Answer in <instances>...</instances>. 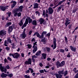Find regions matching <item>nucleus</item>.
Listing matches in <instances>:
<instances>
[{"mask_svg":"<svg viewBox=\"0 0 78 78\" xmlns=\"http://www.w3.org/2000/svg\"><path fill=\"white\" fill-rule=\"evenodd\" d=\"M19 11H17V10H13V14L14 16L16 17L18 15V17H20L21 16V12H20L18 13V12H19Z\"/></svg>","mask_w":78,"mask_h":78,"instance_id":"f257e3e1","label":"nucleus"},{"mask_svg":"<svg viewBox=\"0 0 78 78\" xmlns=\"http://www.w3.org/2000/svg\"><path fill=\"white\" fill-rule=\"evenodd\" d=\"M37 42L36 41L33 43L34 45L33 46L34 49L33 51V53H34L37 50Z\"/></svg>","mask_w":78,"mask_h":78,"instance_id":"f03ea898","label":"nucleus"},{"mask_svg":"<svg viewBox=\"0 0 78 78\" xmlns=\"http://www.w3.org/2000/svg\"><path fill=\"white\" fill-rule=\"evenodd\" d=\"M53 44H52L51 45V47L53 48V50H55L56 48V39L55 38H54L53 39Z\"/></svg>","mask_w":78,"mask_h":78,"instance_id":"7ed1b4c3","label":"nucleus"},{"mask_svg":"<svg viewBox=\"0 0 78 78\" xmlns=\"http://www.w3.org/2000/svg\"><path fill=\"white\" fill-rule=\"evenodd\" d=\"M16 28V27L14 26H11L9 27L8 31L9 34H10L13 30V29L15 30Z\"/></svg>","mask_w":78,"mask_h":78,"instance_id":"20e7f679","label":"nucleus"},{"mask_svg":"<svg viewBox=\"0 0 78 78\" xmlns=\"http://www.w3.org/2000/svg\"><path fill=\"white\" fill-rule=\"evenodd\" d=\"M0 69L1 70L2 72H5V73H6V72L7 71V69L6 68H4V67H2V64H0Z\"/></svg>","mask_w":78,"mask_h":78,"instance_id":"39448f33","label":"nucleus"},{"mask_svg":"<svg viewBox=\"0 0 78 78\" xmlns=\"http://www.w3.org/2000/svg\"><path fill=\"white\" fill-rule=\"evenodd\" d=\"M25 31H26V29L24 28L23 33L20 35L21 37L23 39H25L27 37V34H25Z\"/></svg>","mask_w":78,"mask_h":78,"instance_id":"423d86ee","label":"nucleus"},{"mask_svg":"<svg viewBox=\"0 0 78 78\" xmlns=\"http://www.w3.org/2000/svg\"><path fill=\"white\" fill-rule=\"evenodd\" d=\"M23 6L22 5H21L18 8L14 10H15L17 11H20V12H22L23 11Z\"/></svg>","mask_w":78,"mask_h":78,"instance_id":"0eeeda50","label":"nucleus"},{"mask_svg":"<svg viewBox=\"0 0 78 78\" xmlns=\"http://www.w3.org/2000/svg\"><path fill=\"white\" fill-rule=\"evenodd\" d=\"M32 61L31 59L29 58L28 59V61H26V62H24L25 64L26 65H31V62Z\"/></svg>","mask_w":78,"mask_h":78,"instance_id":"6e6552de","label":"nucleus"},{"mask_svg":"<svg viewBox=\"0 0 78 78\" xmlns=\"http://www.w3.org/2000/svg\"><path fill=\"white\" fill-rule=\"evenodd\" d=\"M48 12L49 14H53V12L54 11V10L51 7H49L48 9Z\"/></svg>","mask_w":78,"mask_h":78,"instance_id":"1a4fd4ad","label":"nucleus"},{"mask_svg":"<svg viewBox=\"0 0 78 78\" xmlns=\"http://www.w3.org/2000/svg\"><path fill=\"white\" fill-rule=\"evenodd\" d=\"M11 3H13V4L12 5V8H14L15 6L16 5V4H17V2L16 1L12 0L10 2Z\"/></svg>","mask_w":78,"mask_h":78,"instance_id":"9d476101","label":"nucleus"},{"mask_svg":"<svg viewBox=\"0 0 78 78\" xmlns=\"http://www.w3.org/2000/svg\"><path fill=\"white\" fill-rule=\"evenodd\" d=\"M37 37L40 38V39H43V34H41V35H40V34L38 33V32H37Z\"/></svg>","mask_w":78,"mask_h":78,"instance_id":"9b49d317","label":"nucleus"},{"mask_svg":"<svg viewBox=\"0 0 78 78\" xmlns=\"http://www.w3.org/2000/svg\"><path fill=\"white\" fill-rule=\"evenodd\" d=\"M6 34V31H5L3 32V30H2L0 31V35H1L2 36H4Z\"/></svg>","mask_w":78,"mask_h":78,"instance_id":"f8f14e48","label":"nucleus"},{"mask_svg":"<svg viewBox=\"0 0 78 78\" xmlns=\"http://www.w3.org/2000/svg\"><path fill=\"white\" fill-rule=\"evenodd\" d=\"M9 6H2L1 8V9L3 11H5L6 10V9H8V7Z\"/></svg>","mask_w":78,"mask_h":78,"instance_id":"ddd939ff","label":"nucleus"},{"mask_svg":"<svg viewBox=\"0 0 78 78\" xmlns=\"http://www.w3.org/2000/svg\"><path fill=\"white\" fill-rule=\"evenodd\" d=\"M70 48L71 50L73 51H74V52L76 51V48L72 46H70Z\"/></svg>","mask_w":78,"mask_h":78,"instance_id":"4468645a","label":"nucleus"},{"mask_svg":"<svg viewBox=\"0 0 78 78\" xmlns=\"http://www.w3.org/2000/svg\"><path fill=\"white\" fill-rule=\"evenodd\" d=\"M8 76V74H5V73H2L1 74V76L2 78H6V76Z\"/></svg>","mask_w":78,"mask_h":78,"instance_id":"2eb2a0df","label":"nucleus"},{"mask_svg":"<svg viewBox=\"0 0 78 78\" xmlns=\"http://www.w3.org/2000/svg\"><path fill=\"white\" fill-rule=\"evenodd\" d=\"M55 75L57 78H62V75L56 73Z\"/></svg>","mask_w":78,"mask_h":78,"instance_id":"dca6fc26","label":"nucleus"},{"mask_svg":"<svg viewBox=\"0 0 78 78\" xmlns=\"http://www.w3.org/2000/svg\"><path fill=\"white\" fill-rule=\"evenodd\" d=\"M41 41L42 42H43L44 44H45L47 43V40L45 39V38L44 37L43 39H42L41 40Z\"/></svg>","mask_w":78,"mask_h":78,"instance_id":"f3484780","label":"nucleus"},{"mask_svg":"<svg viewBox=\"0 0 78 78\" xmlns=\"http://www.w3.org/2000/svg\"><path fill=\"white\" fill-rule=\"evenodd\" d=\"M44 21H45V20L42 18H41L39 20V22L40 24L42 25V24L44 22Z\"/></svg>","mask_w":78,"mask_h":78,"instance_id":"a211bd4d","label":"nucleus"},{"mask_svg":"<svg viewBox=\"0 0 78 78\" xmlns=\"http://www.w3.org/2000/svg\"><path fill=\"white\" fill-rule=\"evenodd\" d=\"M34 9H36V8H39V7H38V6H39V4L37 3H35L34 5Z\"/></svg>","mask_w":78,"mask_h":78,"instance_id":"6ab92c4d","label":"nucleus"},{"mask_svg":"<svg viewBox=\"0 0 78 78\" xmlns=\"http://www.w3.org/2000/svg\"><path fill=\"white\" fill-rule=\"evenodd\" d=\"M64 64H65V61H63L60 63L59 67H62V66H63Z\"/></svg>","mask_w":78,"mask_h":78,"instance_id":"aec40b11","label":"nucleus"},{"mask_svg":"<svg viewBox=\"0 0 78 78\" xmlns=\"http://www.w3.org/2000/svg\"><path fill=\"white\" fill-rule=\"evenodd\" d=\"M70 20L68 19L67 18H66V22L65 23L66 27H67V24L68 23H69V22H70Z\"/></svg>","mask_w":78,"mask_h":78,"instance_id":"412c9836","label":"nucleus"},{"mask_svg":"<svg viewBox=\"0 0 78 78\" xmlns=\"http://www.w3.org/2000/svg\"><path fill=\"white\" fill-rule=\"evenodd\" d=\"M34 58H37V56H36L35 55L32 56V60L34 63L35 62V59H34Z\"/></svg>","mask_w":78,"mask_h":78,"instance_id":"4be33fe9","label":"nucleus"},{"mask_svg":"<svg viewBox=\"0 0 78 78\" xmlns=\"http://www.w3.org/2000/svg\"><path fill=\"white\" fill-rule=\"evenodd\" d=\"M12 24V23L11 22H9L6 23V25L5 26V28H6L9 26H10Z\"/></svg>","mask_w":78,"mask_h":78,"instance_id":"5701e85b","label":"nucleus"},{"mask_svg":"<svg viewBox=\"0 0 78 78\" xmlns=\"http://www.w3.org/2000/svg\"><path fill=\"white\" fill-rule=\"evenodd\" d=\"M20 56V54H16L14 55V58H15L16 59H17Z\"/></svg>","mask_w":78,"mask_h":78,"instance_id":"b1692460","label":"nucleus"},{"mask_svg":"<svg viewBox=\"0 0 78 78\" xmlns=\"http://www.w3.org/2000/svg\"><path fill=\"white\" fill-rule=\"evenodd\" d=\"M9 43L8 42V41L7 40H5L4 42V45L5 46H6V47H7L8 46V44Z\"/></svg>","mask_w":78,"mask_h":78,"instance_id":"393cba45","label":"nucleus"},{"mask_svg":"<svg viewBox=\"0 0 78 78\" xmlns=\"http://www.w3.org/2000/svg\"><path fill=\"white\" fill-rule=\"evenodd\" d=\"M64 70H63L62 71H58V74L60 75H64Z\"/></svg>","mask_w":78,"mask_h":78,"instance_id":"a878e982","label":"nucleus"},{"mask_svg":"<svg viewBox=\"0 0 78 78\" xmlns=\"http://www.w3.org/2000/svg\"><path fill=\"white\" fill-rule=\"evenodd\" d=\"M27 18L28 19V20H29V23H31V22H32V21H33V20L31 19L29 16H27Z\"/></svg>","mask_w":78,"mask_h":78,"instance_id":"bb28decb","label":"nucleus"},{"mask_svg":"<svg viewBox=\"0 0 78 78\" xmlns=\"http://www.w3.org/2000/svg\"><path fill=\"white\" fill-rule=\"evenodd\" d=\"M7 39V41L8 42L10 43V44H11L12 43V41L11 40V38H10L8 37Z\"/></svg>","mask_w":78,"mask_h":78,"instance_id":"cd10ccee","label":"nucleus"},{"mask_svg":"<svg viewBox=\"0 0 78 78\" xmlns=\"http://www.w3.org/2000/svg\"><path fill=\"white\" fill-rule=\"evenodd\" d=\"M19 25L20 26V27L22 26L23 25V21L22 20H21V21L20 22L18 23Z\"/></svg>","mask_w":78,"mask_h":78,"instance_id":"c85d7f7f","label":"nucleus"},{"mask_svg":"<svg viewBox=\"0 0 78 78\" xmlns=\"http://www.w3.org/2000/svg\"><path fill=\"white\" fill-rule=\"evenodd\" d=\"M64 5H62L60 7L58 8V9L57 10V12H58L59 11H60V10L61 9V8H62L63 7Z\"/></svg>","mask_w":78,"mask_h":78,"instance_id":"c756f323","label":"nucleus"},{"mask_svg":"<svg viewBox=\"0 0 78 78\" xmlns=\"http://www.w3.org/2000/svg\"><path fill=\"white\" fill-rule=\"evenodd\" d=\"M32 23L33 25H36L37 24V21L36 20H34L32 21Z\"/></svg>","mask_w":78,"mask_h":78,"instance_id":"7c9ffc66","label":"nucleus"},{"mask_svg":"<svg viewBox=\"0 0 78 78\" xmlns=\"http://www.w3.org/2000/svg\"><path fill=\"white\" fill-rule=\"evenodd\" d=\"M16 54H18V53L16 52V53H15L14 54H12V53H10L9 54V56H13V58H14V55H16Z\"/></svg>","mask_w":78,"mask_h":78,"instance_id":"2f4dec72","label":"nucleus"},{"mask_svg":"<svg viewBox=\"0 0 78 78\" xmlns=\"http://www.w3.org/2000/svg\"><path fill=\"white\" fill-rule=\"evenodd\" d=\"M41 55L43 57H44V59H45L46 58V54L43 53Z\"/></svg>","mask_w":78,"mask_h":78,"instance_id":"473e14b6","label":"nucleus"},{"mask_svg":"<svg viewBox=\"0 0 78 78\" xmlns=\"http://www.w3.org/2000/svg\"><path fill=\"white\" fill-rule=\"evenodd\" d=\"M65 1H66V0H62V1H60L58 3V5H61V4H62V3H63V2H64Z\"/></svg>","mask_w":78,"mask_h":78,"instance_id":"72a5a7b5","label":"nucleus"},{"mask_svg":"<svg viewBox=\"0 0 78 78\" xmlns=\"http://www.w3.org/2000/svg\"><path fill=\"white\" fill-rule=\"evenodd\" d=\"M59 64H60V62L59 61H57L55 64V65H56L57 66H59Z\"/></svg>","mask_w":78,"mask_h":78,"instance_id":"f704fd0d","label":"nucleus"},{"mask_svg":"<svg viewBox=\"0 0 78 78\" xmlns=\"http://www.w3.org/2000/svg\"><path fill=\"white\" fill-rule=\"evenodd\" d=\"M68 73V72L67 71V70H66L65 71V72H64V76H66V75H67Z\"/></svg>","mask_w":78,"mask_h":78,"instance_id":"c9c22d12","label":"nucleus"},{"mask_svg":"<svg viewBox=\"0 0 78 78\" xmlns=\"http://www.w3.org/2000/svg\"><path fill=\"white\" fill-rule=\"evenodd\" d=\"M60 52L61 53H64V51H65V50L64 49H61L60 50Z\"/></svg>","mask_w":78,"mask_h":78,"instance_id":"e433bc0d","label":"nucleus"},{"mask_svg":"<svg viewBox=\"0 0 78 78\" xmlns=\"http://www.w3.org/2000/svg\"><path fill=\"white\" fill-rule=\"evenodd\" d=\"M72 24H71L69 25L68 27L69 29H71L72 28Z\"/></svg>","mask_w":78,"mask_h":78,"instance_id":"4c0bfd02","label":"nucleus"},{"mask_svg":"<svg viewBox=\"0 0 78 78\" xmlns=\"http://www.w3.org/2000/svg\"><path fill=\"white\" fill-rule=\"evenodd\" d=\"M8 76H9L10 78H12L13 76V74H10L7 75Z\"/></svg>","mask_w":78,"mask_h":78,"instance_id":"58836bf2","label":"nucleus"},{"mask_svg":"<svg viewBox=\"0 0 78 78\" xmlns=\"http://www.w3.org/2000/svg\"><path fill=\"white\" fill-rule=\"evenodd\" d=\"M58 0H55L54 2V5H55V4L56 5V4H58Z\"/></svg>","mask_w":78,"mask_h":78,"instance_id":"ea45409f","label":"nucleus"},{"mask_svg":"<svg viewBox=\"0 0 78 78\" xmlns=\"http://www.w3.org/2000/svg\"><path fill=\"white\" fill-rule=\"evenodd\" d=\"M29 70H30V72H31V73H33V72H34V71H33V69H32L29 68Z\"/></svg>","mask_w":78,"mask_h":78,"instance_id":"a19ab883","label":"nucleus"},{"mask_svg":"<svg viewBox=\"0 0 78 78\" xmlns=\"http://www.w3.org/2000/svg\"><path fill=\"white\" fill-rule=\"evenodd\" d=\"M73 71L74 72V73H76L77 72V71H76V69L75 68L73 69Z\"/></svg>","mask_w":78,"mask_h":78,"instance_id":"79ce46f5","label":"nucleus"},{"mask_svg":"<svg viewBox=\"0 0 78 78\" xmlns=\"http://www.w3.org/2000/svg\"><path fill=\"white\" fill-rule=\"evenodd\" d=\"M65 37V41L66 42V43H67V42H68V41H67V40H68V39H67V37H66L65 36L64 37Z\"/></svg>","mask_w":78,"mask_h":78,"instance_id":"37998d69","label":"nucleus"},{"mask_svg":"<svg viewBox=\"0 0 78 78\" xmlns=\"http://www.w3.org/2000/svg\"><path fill=\"white\" fill-rule=\"evenodd\" d=\"M27 46H28V48H31V44H27Z\"/></svg>","mask_w":78,"mask_h":78,"instance_id":"c03bdc74","label":"nucleus"},{"mask_svg":"<svg viewBox=\"0 0 78 78\" xmlns=\"http://www.w3.org/2000/svg\"><path fill=\"white\" fill-rule=\"evenodd\" d=\"M44 34H47V32L46 31H43V33H42L41 34H43V38H44Z\"/></svg>","mask_w":78,"mask_h":78,"instance_id":"a18cd8bd","label":"nucleus"},{"mask_svg":"<svg viewBox=\"0 0 78 78\" xmlns=\"http://www.w3.org/2000/svg\"><path fill=\"white\" fill-rule=\"evenodd\" d=\"M25 23L27 24H28V18L26 19Z\"/></svg>","mask_w":78,"mask_h":78,"instance_id":"49530a36","label":"nucleus"},{"mask_svg":"<svg viewBox=\"0 0 78 78\" xmlns=\"http://www.w3.org/2000/svg\"><path fill=\"white\" fill-rule=\"evenodd\" d=\"M46 48L48 52H49V51H50V48Z\"/></svg>","mask_w":78,"mask_h":78,"instance_id":"de8ad7c7","label":"nucleus"},{"mask_svg":"<svg viewBox=\"0 0 78 78\" xmlns=\"http://www.w3.org/2000/svg\"><path fill=\"white\" fill-rule=\"evenodd\" d=\"M24 77L25 78H30V76H27V75H25L24 76Z\"/></svg>","mask_w":78,"mask_h":78,"instance_id":"09e8293b","label":"nucleus"},{"mask_svg":"<svg viewBox=\"0 0 78 78\" xmlns=\"http://www.w3.org/2000/svg\"><path fill=\"white\" fill-rule=\"evenodd\" d=\"M7 59H8V60H9L10 61H12V59H11L10 57H8L7 58Z\"/></svg>","mask_w":78,"mask_h":78,"instance_id":"8fccbe9b","label":"nucleus"},{"mask_svg":"<svg viewBox=\"0 0 78 78\" xmlns=\"http://www.w3.org/2000/svg\"><path fill=\"white\" fill-rule=\"evenodd\" d=\"M13 37H12V39H14L15 41H16V37H15V35H12Z\"/></svg>","mask_w":78,"mask_h":78,"instance_id":"3c124183","label":"nucleus"},{"mask_svg":"<svg viewBox=\"0 0 78 78\" xmlns=\"http://www.w3.org/2000/svg\"><path fill=\"white\" fill-rule=\"evenodd\" d=\"M5 49L6 50H7V51H8L9 50H10V48H9L8 47H6L5 48Z\"/></svg>","mask_w":78,"mask_h":78,"instance_id":"603ef678","label":"nucleus"},{"mask_svg":"<svg viewBox=\"0 0 78 78\" xmlns=\"http://www.w3.org/2000/svg\"><path fill=\"white\" fill-rule=\"evenodd\" d=\"M30 70H29V69L28 70L26 71L25 72V73H30Z\"/></svg>","mask_w":78,"mask_h":78,"instance_id":"864d4df0","label":"nucleus"},{"mask_svg":"<svg viewBox=\"0 0 78 78\" xmlns=\"http://www.w3.org/2000/svg\"><path fill=\"white\" fill-rule=\"evenodd\" d=\"M40 72L41 73H44V71L43 70H40Z\"/></svg>","mask_w":78,"mask_h":78,"instance_id":"5fc2aeb1","label":"nucleus"},{"mask_svg":"<svg viewBox=\"0 0 78 78\" xmlns=\"http://www.w3.org/2000/svg\"><path fill=\"white\" fill-rule=\"evenodd\" d=\"M76 11V9H75L73 10V13H75Z\"/></svg>","mask_w":78,"mask_h":78,"instance_id":"6e6d98bb","label":"nucleus"},{"mask_svg":"<svg viewBox=\"0 0 78 78\" xmlns=\"http://www.w3.org/2000/svg\"><path fill=\"white\" fill-rule=\"evenodd\" d=\"M5 68H6L7 69H9L10 67L9 66V65H7L6 66H5Z\"/></svg>","mask_w":78,"mask_h":78,"instance_id":"4d7b16f0","label":"nucleus"},{"mask_svg":"<svg viewBox=\"0 0 78 78\" xmlns=\"http://www.w3.org/2000/svg\"><path fill=\"white\" fill-rule=\"evenodd\" d=\"M74 78H78V73L76 75L74 76Z\"/></svg>","mask_w":78,"mask_h":78,"instance_id":"13d9d810","label":"nucleus"},{"mask_svg":"<svg viewBox=\"0 0 78 78\" xmlns=\"http://www.w3.org/2000/svg\"><path fill=\"white\" fill-rule=\"evenodd\" d=\"M31 42H35V38H33L32 39V40L31 41Z\"/></svg>","mask_w":78,"mask_h":78,"instance_id":"bf43d9fd","label":"nucleus"},{"mask_svg":"<svg viewBox=\"0 0 78 78\" xmlns=\"http://www.w3.org/2000/svg\"><path fill=\"white\" fill-rule=\"evenodd\" d=\"M32 33V30H30V31H29V35H31Z\"/></svg>","mask_w":78,"mask_h":78,"instance_id":"052dcab7","label":"nucleus"},{"mask_svg":"<svg viewBox=\"0 0 78 78\" xmlns=\"http://www.w3.org/2000/svg\"><path fill=\"white\" fill-rule=\"evenodd\" d=\"M7 14H8V16L9 17L11 15V12H10L9 13H7Z\"/></svg>","mask_w":78,"mask_h":78,"instance_id":"680f3d73","label":"nucleus"},{"mask_svg":"<svg viewBox=\"0 0 78 78\" xmlns=\"http://www.w3.org/2000/svg\"><path fill=\"white\" fill-rule=\"evenodd\" d=\"M68 58H70V53H68V55H67Z\"/></svg>","mask_w":78,"mask_h":78,"instance_id":"e2e57ef3","label":"nucleus"},{"mask_svg":"<svg viewBox=\"0 0 78 78\" xmlns=\"http://www.w3.org/2000/svg\"><path fill=\"white\" fill-rule=\"evenodd\" d=\"M12 48L14 49V48H15V46H14V44L13 43L12 44Z\"/></svg>","mask_w":78,"mask_h":78,"instance_id":"0e129e2a","label":"nucleus"},{"mask_svg":"<svg viewBox=\"0 0 78 78\" xmlns=\"http://www.w3.org/2000/svg\"><path fill=\"white\" fill-rule=\"evenodd\" d=\"M39 65L41 67H42V66H43V65L41 63H40Z\"/></svg>","mask_w":78,"mask_h":78,"instance_id":"69168bd1","label":"nucleus"},{"mask_svg":"<svg viewBox=\"0 0 78 78\" xmlns=\"http://www.w3.org/2000/svg\"><path fill=\"white\" fill-rule=\"evenodd\" d=\"M43 16H45V11H43Z\"/></svg>","mask_w":78,"mask_h":78,"instance_id":"338daca9","label":"nucleus"},{"mask_svg":"<svg viewBox=\"0 0 78 78\" xmlns=\"http://www.w3.org/2000/svg\"><path fill=\"white\" fill-rule=\"evenodd\" d=\"M46 35L47 36L50 37V33H48V34H46Z\"/></svg>","mask_w":78,"mask_h":78,"instance_id":"774afa93","label":"nucleus"}]
</instances>
